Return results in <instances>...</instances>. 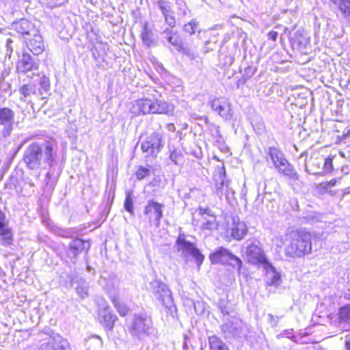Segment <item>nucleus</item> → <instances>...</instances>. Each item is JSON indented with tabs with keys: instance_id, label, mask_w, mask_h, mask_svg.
Listing matches in <instances>:
<instances>
[{
	"instance_id": "19",
	"label": "nucleus",
	"mask_w": 350,
	"mask_h": 350,
	"mask_svg": "<svg viewBox=\"0 0 350 350\" xmlns=\"http://www.w3.org/2000/svg\"><path fill=\"white\" fill-rule=\"evenodd\" d=\"M12 28L23 36H31L38 32L33 23L24 18L13 23Z\"/></svg>"
},
{
	"instance_id": "58",
	"label": "nucleus",
	"mask_w": 350,
	"mask_h": 350,
	"mask_svg": "<svg viewBox=\"0 0 350 350\" xmlns=\"http://www.w3.org/2000/svg\"><path fill=\"white\" fill-rule=\"evenodd\" d=\"M94 337L98 338V340H100V346H102V340H101L99 336H94Z\"/></svg>"
},
{
	"instance_id": "24",
	"label": "nucleus",
	"mask_w": 350,
	"mask_h": 350,
	"mask_svg": "<svg viewBox=\"0 0 350 350\" xmlns=\"http://www.w3.org/2000/svg\"><path fill=\"white\" fill-rule=\"evenodd\" d=\"M266 154H267V161H268L270 159L275 167L285 159L283 152L275 147H269L266 150Z\"/></svg>"
},
{
	"instance_id": "55",
	"label": "nucleus",
	"mask_w": 350,
	"mask_h": 350,
	"mask_svg": "<svg viewBox=\"0 0 350 350\" xmlns=\"http://www.w3.org/2000/svg\"><path fill=\"white\" fill-rule=\"evenodd\" d=\"M347 350H350V337H347L345 342Z\"/></svg>"
},
{
	"instance_id": "43",
	"label": "nucleus",
	"mask_w": 350,
	"mask_h": 350,
	"mask_svg": "<svg viewBox=\"0 0 350 350\" xmlns=\"http://www.w3.org/2000/svg\"><path fill=\"white\" fill-rule=\"evenodd\" d=\"M150 170L148 168L140 166L135 173L136 178L139 180H143L150 176Z\"/></svg>"
},
{
	"instance_id": "44",
	"label": "nucleus",
	"mask_w": 350,
	"mask_h": 350,
	"mask_svg": "<svg viewBox=\"0 0 350 350\" xmlns=\"http://www.w3.org/2000/svg\"><path fill=\"white\" fill-rule=\"evenodd\" d=\"M12 43L13 41L11 38H8L6 40L5 44V57H8L10 58L11 55L13 52V48H12Z\"/></svg>"
},
{
	"instance_id": "7",
	"label": "nucleus",
	"mask_w": 350,
	"mask_h": 350,
	"mask_svg": "<svg viewBox=\"0 0 350 350\" xmlns=\"http://www.w3.org/2000/svg\"><path fill=\"white\" fill-rule=\"evenodd\" d=\"M149 289L154 297L165 308H170L173 305L172 292L162 281L154 280L150 283Z\"/></svg>"
},
{
	"instance_id": "39",
	"label": "nucleus",
	"mask_w": 350,
	"mask_h": 350,
	"mask_svg": "<svg viewBox=\"0 0 350 350\" xmlns=\"http://www.w3.org/2000/svg\"><path fill=\"white\" fill-rule=\"evenodd\" d=\"M40 94L43 95L44 94H47L50 90V81L48 77L46 76H42L40 79Z\"/></svg>"
},
{
	"instance_id": "22",
	"label": "nucleus",
	"mask_w": 350,
	"mask_h": 350,
	"mask_svg": "<svg viewBox=\"0 0 350 350\" xmlns=\"http://www.w3.org/2000/svg\"><path fill=\"white\" fill-rule=\"evenodd\" d=\"M32 36H33V38L29 40L27 44V47L33 55H40L45 50V44L43 41L42 37L38 32Z\"/></svg>"
},
{
	"instance_id": "37",
	"label": "nucleus",
	"mask_w": 350,
	"mask_h": 350,
	"mask_svg": "<svg viewBox=\"0 0 350 350\" xmlns=\"http://www.w3.org/2000/svg\"><path fill=\"white\" fill-rule=\"evenodd\" d=\"M170 159L175 165H179L183 159L181 151L175 148H170Z\"/></svg>"
},
{
	"instance_id": "17",
	"label": "nucleus",
	"mask_w": 350,
	"mask_h": 350,
	"mask_svg": "<svg viewBox=\"0 0 350 350\" xmlns=\"http://www.w3.org/2000/svg\"><path fill=\"white\" fill-rule=\"evenodd\" d=\"M245 253L249 262L252 264H260L262 265L269 261L261 248L254 243H251L247 246Z\"/></svg>"
},
{
	"instance_id": "33",
	"label": "nucleus",
	"mask_w": 350,
	"mask_h": 350,
	"mask_svg": "<svg viewBox=\"0 0 350 350\" xmlns=\"http://www.w3.org/2000/svg\"><path fill=\"white\" fill-rule=\"evenodd\" d=\"M307 336L306 332L299 333L298 334H294L293 329H285L284 330L278 337L284 336L290 338L291 340L295 342L304 343L306 341L302 340L303 337Z\"/></svg>"
},
{
	"instance_id": "13",
	"label": "nucleus",
	"mask_w": 350,
	"mask_h": 350,
	"mask_svg": "<svg viewBox=\"0 0 350 350\" xmlns=\"http://www.w3.org/2000/svg\"><path fill=\"white\" fill-rule=\"evenodd\" d=\"M243 322L235 317L226 319L221 326V331L226 338L241 337L243 330Z\"/></svg>"
},
{
	"instance_id": "31",
	"label": "nucleus",
	"mask_w": 350,
	"mask_h": 350,
	"mask_svg": "<svg viewBox=\"0 0 350 350\" xmlns=\"http://www.w3.org/2000/svg\"><path fill=\"white\" fill-rule=\"evenodd\" d=\"M162 36L169 43L175 46L176 49L182 43V40L172 29H166L162 33Z\"/></svg>"
},
{
	"instance_id": "23",
	"label": "nucleus",
	"mask_w": 350,
	"mask_h": 350,
	"mask_svg": "<svg viewBox=\"0 0 350 350\" xmlns=\"http://www.w3.org/2000/svg\"><path fill=\"white\" fill-rule=\"evenodd\" d=\"M280 173L288 178L297 180L299 178L298 174L295 170L294 167L284 159L280 165H277L275 167Z\"/></svg>"
},
{
	"instance_id": "27",
	"label": "nucleus",
	"mask_w": 350,
	"mask_h": 350,
	"mask_svg": "<svg viewBox=\"0 0 350 350\" xmlns=\"http://www.w3.org/2000/svg\"><path fill=\"white\" fill-rule=\"evenodd\" d=\"M40 335L46 336L45 338H42L44 341L38 350H55V341H51L52 335L56 334L53 330L48 329L46 331H42Z\"/></svg>"
},
{
	"instance_id": "41",
	"label": "nucleus",
	"mask_w": 350,
	"mask_h": 350,
	"mask_svg": "<svg viewBox=\"0 0 350 350\" xmlns=\"http://www.w3.org/2000/svg\"><path fill=\"white\" fill-rule=\"evenodd\" d=\"M184 30L189 34L195 33L196 31H200L199 24L196 20H191L184 26Z\"/></svg>"
},
{
	"instance_id": "6",
	"label": "nucleus",
	"mask_w": 350,
	"mask_h": 350,
	"mask_svg": "<svg viewBox=\"0 0 350 350\" xmlns=\"http://www.w3.org/2000/svg\"><path fill=\"white\" fill-rule=\"evenodd\" d=\"M209 259L214 265H228L234 268L237 267L239 272L242 266L241 260L223 247L217 248L210 254Z\"/></svg>"
},
{
	"instance_id": "53",
	"label": "nucleus",
	"mask_w": 350,
	"mask_h": 350,
	"mask_svg": "<svg viewBox=\"0 0 350 350\" xmlns=\"http://www.w3.org/2000/svg\"><path fill=\"white\" fill-rule=\"evenodd\" d=\"M166 128L168 131H174L175 129H176V127L174 126V124L173 123H168L167 125H166Z\"/></svg>"
},
{
	"instance_id": "61",
	"label": "nucleus",
	"mask_w": 350,
	"mask_h": 350,
	"mask_svg": "<svg viewBox=\"0 0 350 350\" xmlns=\"http://www.w3.org/2000/svg\"><path fill=\"white\" fill-rule=\"evenodd\" d=\"M349 298L350 299V289H349Z\"/></svg>"
},
{
	"instance_id": "3",
	"label": "nucleus",
	"mask_w": 350,
	"mask_h": 350,
	"mask_svg": "<svg viewBox=\"0 0 350 350\" xmlns=\"http://www.w3.org/2000/svg\"><path fill=\"white\" fill-rule=\"evenodd\" d=\"M148 95L152 98L137 99L131 103L130 111L135 116L148 113L169 114L173 111L172 105L157 98L158 92L155 90H148Z\"/></svg>"
},
{
	"instance_id": "21",
	"label": "nucleus",
	"mask_w": 350,
	"mask_h": 350,
	"mask_svg": "<svg viewBox=\"0 0 350 350\" xmlns=\"http://www.w3.org/2000/svg\"><path fill=\"white\" fill-rule=\"evenodd\" d=\"M157 5L162 12L166 23L173 27L176 25V20L171 11V3L166 0H158Z\"/></svg>"
},
{
	"instance_id": "10",
	"label": "nucleus",
	"mask_w": 350,
	"mask_h": 350,
	"mask_svg": "<svg viewBox=\"0 0 350 350\" xmlns=\"http://www.w3.org/2000/svg\"><path fill=\"white\" fill-rule=\"evenodd\" d=\"M213 111L216 112L223 119L228 120L232 117V110L228 99L225 97H218L208 101Z\"/></svg>"
},
{
	"instance_id": "49",
	"label": "nucleus",
	"mask_w": 350,
	"mask_h": 350,
	"mask_svg": "<svg viewBox=\"0 0 350 350\" xmlns=\"http://www.w3.org/2000/svg\"><path fill=\"white\" fill-rule=\"evenodd\" d=\"M269 322L271 323V326L275 327L278 323V317H275L271 314H268Z\"/></svg>"
},
{
	"instance_id": "32",
	"label": "nucleus",
	"mask_w": 350,
	"mask_h": 350,
	"mask_svg": "<svg viewBox=\"0 0 350 350\" xmlns=\"http://www.w3.org/2000/svg\"><path fill=\"white\" fill-rule=\"evenodd\" d=\"M111 301L120 316L124 317L129 313V308L120 300L119 296H111Z\"/></svg>"
},
{
	"instance_id": "40",
	"label": "nucleus",
	"mask_w": 350,
	"mask_h": 350,
	"mask_svg": "<svg viewBox=\"0 0 350 350\" xmlns=\"http://www.w3.org/2000/svg\"><path fill=\"white\" fill-rule=\"evenodd\" d=\"M124 207L126 211L131 215L134 213L133 202V193L132 191H127L126 193V198L124 203Z\"/></svg>"
},
{
	"instance_id": "8",
	"label": "nucleus",
	"mask_w": 350,
	"mask_h": 350,
	"mask_svg": "<svg viewBox=\"0 0 350 350\" xmlns=\"http://www.w3.org/2000/svg\"><path fill=\"white\" fill-rule=\"evenodd\" d=\"M163 146L162 135L158 133H153L142 143L141 149L146 157H156Z\"/></svg>"
},
{
	"instance_id": "14",
	"label": "nucleus",
	"mask_w": 350,
	"mask_h": 350,
	"mask_svg": "<svg viewBox=\"0 0 350 350\" xmlns=\"http://www.w3.org/2000/svg\"><path fill=\"white\" fill-rule=\"evenodd\" d=\"M14 112L8 107L0 108V126H2V134L4 137L9 136L13 129Z\"/></svg>"
},
{
	"instance_id": "60",
	"label": "nucleus",
	"mask_w": 350,
	"mask_h": 350,
	"mask_svg": "<svg viewBox=\"0 0 350 350\" xmlns=\"http://www.w3.org/2000/svg\"><path fill=\"white\" fill-rule=\"evenodd\" d=\"M348 135H350V130L348 131Z\"/></svg>"
},
{
	"instance_id": "20",
	"label": "nucleus",
	"mask_w": 350,
	"mask_h": 350,
	"mask_svg": "<svg viewBox=\"0 0 350 350\" xmlns=\"http://www.w3.org/2000/svg\"><path fill=\"white\" fill-rule=\"evenodd\" d=\"M200 213L204 217V221L201 224L202 229L210 231L217 229L218 223L216 221V217L209 209L200 208Z\"/></svg>"
},
{
	"instance_id": "56",
	"label": "nucleus",
	"mask_w": 350,
	"mask_h": 350,
	"mask_svg": "<svg viewBox=\"0 0 350 350\" xmlns=\"http://www.w3.org/2000/svg\"><path fill=\"white\" fill-rule=\"evenodd\" d=\"M248 70H250V71H251V75H250V76H252V75H254V71L251 68H248Z\"/></svg>"
},
{
	"instance_id": "4",
	"label": "nucleus",
	"mask_w": 350,
	"mask_h": 350,
	"mask_svg": "<svg viewBox=\"0 0 350 350\" xmlns=\"http://www.w3.org/2000/svg\"><path fill=\"white\" fill-rule=\"evenodd\" d=\"M128 332L134 339L143 341L154 332L151 318L146 314H135L128 325Z\"/></svg>"
},
{
	"instance_id": "18",
	"label": "nucleus",
	"mask_w": 350,
	"mask_h": 350,
	"mask_svg": "<svg viewBox=\"0 0 350 350\" xmlns=\"http://www.w3.org/2000/svg\"><path fill=\"white\" fill-rule=\"evenodd\" d=\"M265 271V280L267 286H278L281 282L280 273L276 271L272 264L267 261L262 265Z\"/></svg>"
},
{
	"instance_id": "16",
	"label": "nucleus",
	"mask_w": 350,
	"mask_h": 350,
	"mask_svg": "<svg viewBox=\"0 0 350 350\" xmlns=\"http://www.w3.org/2000/svg\"><path fill=\"white\" fill-rule=\"evenodd\" d=\"M98 319L100 323L109 330L113 328L115 322L118 319L116 315L112 313L109 306L105 301L99 307Z\"/></svg>"
},
{
	"instance_id": "51",
	"label": "nucleus",
	"mask_w": 350,
	"mask_h": 350,
	"mask_svg": "<svg viewBox=\"0 0 350 350\" xmlns=\"http://www.w3.org/2000/svg\"><path fill=\"white\" fill-rule=\"evenodd\" d=\"M219 310L222 314L224 315H228L229 314V310L226 306L219 305Z\"/></svg>"
},
{
	"instance_id": "52",
	"label": "nucleus",
	"mask_w": 350,
	"mask_h": 350,
	"mask_svg": "<svg viewBox=\"0 0 350 350\" xmlns=\"http://www.w3.org/2000/svg\"><path fill=\"white\" fill-rule=\"evenodd\" d=\"M8 74L9 72L5 69L3 71H2L1 73L0 81H3L5 79V77L8 75Z\"/></svg>"
},
{
	"instance_id": "47",
	"label": "nucleus",
	"mask_w": 350,
	"mask_h": 350,
	"mask_svg": "<svg viewBox=\"0 0 350 350\" xmlns=\"http://www.w3.org/2000/svg\"><path fill=\"white\" fill-rule=\"evenodd\" d=\"M215 133L213 134L214 137L216 138V141L219 142L223 140L222 136L220 133L219 127L218 126L215 125Z\"/></svg>"
},
{
	"instance_id": "46",
	"label": "nucleus",
	"mask_w": 350,
	"mask_h": 350,
	"mask_svg": "<svg viewBox=\"0 0 350 350\" xmlns=\"http://www.w3.org/2000/svg\"><path fill=\"white\" fill-rule=\"evenodd\" d=\"M224 195L226 196V198L228 201H230L231 199H233L234 192V191L229 187L228 189H226Z\"/></svg>"
},
{
	"instance_id": "29",
	"label": "nucleus",
	"mask_w": 350,
	"mask_h": 350,
	"mask_svg": "<svg viewBox=\"0 0 350 350\" xmlns=\"http://www.w3.org/2000/svg\"><path fill=\"white\" fill-rule=\"evenodd\" d=\"M345 17H350V0H329Z\"/></svg>"
},
{
	"instance_id": "54",
	"label": "nucleus",
	"mask_w": 350,
	"mask_h": 350,
	"mask_svg": "<svg viewBox=\"0 0 350 350\" xmlns=\"http://www.w3.org/2000/svg\"><path fill=\"white\" fill-rule=\"evenodd\" d=\"M209 44H210L209 41H206L205 44H204V52L205 53H207V52H208L210 51H212L213 49V48L209 47L208 46Z\"/></svg>"
},
{
	"instance_id": "48",
	"label": "nucleus",
	"mask_w": 350,
	"mask_h": 350,
	"mask_svg": "<svg viewBox=\"0 0 350 350\" xmlns=\"http://www.w3.org/2000/svg\"><path fill=\"white\" fill-rule=\"evenodd\" d=\"M332 159L326 158L324 162V168L326 171H330L332 170Z\"/></svg>"
},
{
	"instance_id": "28",
	"label": "nucleus",
	"mask_w": 350,
	"mask_h": 350,
	"mask_svg": "<svg viewBox=\"0 0 350 350\" xmlns=\"http://www.w3.org/2000/svg\"><path fill=\"white\" fill-rule=\"evenodd\" d=\"M247 226L243 222L235 223L234 221L233 226L232 228V237L237 240L242 239L244 236L247 234Z\"/></svg>"
},
{
	"instance_id": "1",
	"label": "nucleus",
	"mask_w": 350,
	"mask_h": 350,
	"mask_svg": "<svg viewBox=\"0 0 350 350\" xmlns=\"http://www.w3.org/2000/svg\"><path fill=\"white\" fill-rule=\"evenodd\" d=\"M57 146L53 142L44 140L41 143L30 144L25 150L23 160L26 167L31 170L49 167L46 174L45 184L49 190H53L57 179L53 177L57 164Z\"/></svg>"
},
{
	"instance_id": "5",
	"label": "nucleus",
	"mask_w": 350,
	"mask_h": 350,
	"mask_svg": "<svg viewBox=\"0 0 350 350\" xmlns=\"http://www.w3.org/2000/svg\"><path fill=\"white\" fill-rule=\"evenodd\" d=\"M177 250L185 258L192 257L197 265L200 267L204 261V256L196 245L186 239L184 234H179L176 241Z\"/></svg>"
},
{
	"instance_id": "35",
	"label": "nucleus",
	"mask_w": 350,
	"mask_h": 350,
	"mask_svg": "<svg viewBox=\"0 0 350 350\" xmlns=\"http://www.w3.org/2000/svg\"><path fill=\"white\" fill-rule=\"evenodd\" d=\"M208 343L211 350H221L226 347L225 343L217 336H211L208 337Z\"/></svg>"
},
{
	"instance_id": "11",
	"label": "nucleus",
	"mask_w": 350,
	"mask_h": 350,
	"mask_svg": "<svg viewBox=\"0 0 350 350\" xmlns=\"http://www.w3.org/2000/svg\"><path fill=\"white\" fill-rule=\"evenodd\" d=\"M90 247V243L88 241L77 238L70 241L68 249L66 252L68 258L70 261L75 264L78 256L83 251L87 252Z\"/></svg>"
},
{
	"instance_id": "9",
	"label": "nucleus",
	"mask_w": 350,
	"mask_h": 350,
	"mask_svg": "<svg viewBox=\"0 0 350 350\" xmlns=\"http://www.w3.org/2000/svg\"><path fill=\"white\" fill-rule=\"evenodd\" d=\"M163 204L150 200L144 207V214L148 217L150 223L158 227L163 216Z\"/></svg>"
},
{
	"instance_id": "50",
	"label": "nucleus",
	"mask_w": 350,
	"mask_h": 350,
	"mask_svg": "<svg viewBox=\"0 0 350 350\" xmlns=\"http://www.w3.org/2000/svg\"><path fill=\"white\" fill-rule=\"evenodd\" d=\"M278 36V33L275 31H271L268 33V38L269 40H271L272 41H276Z\"/></svg>"
},
{
	"instance_id": "42",
	"label": "nucleus",
	"mask_w": 350,
	"mask_h": 350,
	"mask_svg": "<svg viewBox=\"0 0 350 350\" xmlns=\"http://www.w3.org/2000/svg\"><path fill=\"white\" fill-rule=\"evenodd\" d=\"M176 50L183 55H187L190 59H194L196 55L194 52L189 49L187 46H184L183 42L179 45Z\"/></svg>"
},
{
	"instance_id": "26",
	"label": "nucleus",
	"mask_w": 350,
	"mask_h": 350,
	"mask_svg": "<svg viewBox=\"0 0 350 350\" xmlns=\"http://www.w3.org/2000/svg\"><path fill=\"white\" fill-rule=\"evenodd\" d=\"M338 315L340 324L343 325L347 330H350V304L340 308Z\"/></svg>"
},
{
	"instance_id": "12",
	"label": "nucleus",
	"mask_w": 350,
	"mask_h": 350,
	"mask_svg": "<svg viewBox=\"0 0 350 350\" xmlns=\"http://www.w3.org/2000/svg\"><path fill=\"white\" fill-rule=\"evenodd\" d=\"M39 62L33 59L27 52H23L21 55H18L16 62V70L19 73H27L30 71L38 70Z\"/></svg>"
},
{
	"instance_id": "38",
	"label": "nucleus",
	"mask_w": 350,
	"mask_h": 350,
	"mask_svg": "<svg viewBox=\"0 0 350 350\" xmlns=\"http://www.w3.org/2000/svg\"><path fill=\"white\" fill-rule=\"evenodd\" d=\"M88 284L85 280H80L77 286L76 287V291L81 298L83 299L88 296Z\"/></svg>"
},
{
	"instance_id": "2",
	"label": "nucleus",
	"mask_w": 350,
	"mask_h": 350,
	"mask_svg": "<svg viewBox=\"0 0 350 350\" xmlns=\"http://www.w3.org/2000/svg\"><path fill=\"white\" fill-rule=\"evenodd\" d=\"M288 243L284 249L285 255L291 258H300L312 250V234L306 229H288L285 234Z\"/></svg>"
},
{
	"instance_id": "34",
	"label": "nucleus",
	"mask_w": 350,
	"mask_h": 350,
	"mask_svg": "<svg viewBox=\"0 0 350 350\" xmlns=\"http://www.w3.org/2000/svg\"><path fill=\"white\" fill-rule=\"evenodd\" d=\"M19 92L23 95V97L21 98V100L23 101H25V98L31 95L36 94V87L35 85L29 83L23 85L20 89Z\"/></svg>"
},
{
	"instance_id": "36",
	"label": "nucleus",
	"mask_w": 350,
	"mask_h": 350,
	"mask_svg": "<svg viewBox=\"0 0 350 350\" xmlns=\"http://www.w3.org/2000/svg\"><path fill=\"white\" fill-rule=\"evenodd\" d=\"M141 37L144 44L150 46L154 42L153 33L146 25H144Z\"/></svg>"
},
{
	"instance_id": "30",
	"label": "nucleus",
	"mask_w": 350,
	"mask_h": 350,
	"mask_svg": "<svg viewBox=\"0 0 350 350\" xmlns=\"http://www.w3.org/2000/svg\"><path fill=\"white\" fill-rule=\"evenodd\" d=\"M51 341H55V350H71L69 342L58 334L52 335Z\"/></svg>"
},
{
	"instance_id": "59",
	"label": "nucleus",
	"mask_w": 350,
	"mask_h": 350,
	"mask_svg": "<svg viewBox=\"0 0 350 350\" xmlns=\"http://www.w3.org/2000/svg\"><path fill=\"white\" fill-rule=\"evenodd\" d=\"M306 171L308 172V168H307V166H306Z\"/></svg>"
},
{
	"instance_id": "25",
	"label": "nucleus",
	"mask_w": 350,
	"mask_h": 350,
	"mask_svg": "<svg viewBox=\"0 0 350 350\" xmlns=\"http://www.w3.org/2000/svg\"><path fill=\"white\" fill-rule=\"evenodd\" d=\"M309 38L299 31H297L291 39L293 47L298 50L305 49L309 44Z\"/></svg>"
},
{
	"instance_id": "45",
	"label": "nucleus",
	"mask_w": 350,
	"mask_h": 350,
	"mask_svg": "<svg viewBox=\"0 0 350 350\" xmlns=\"http://www.w3.org/2000/svg\"><path fill=\"white\" fill-rule=\"evenodd\" d=\"M285 241H287L286 239V236L284 235V237H283L282 235H280L275 237L273 239V242L277 247L281 248L284 245Z\"/></svg>"
},
{
	"instance_id": "62",
	"label": "nucleus",
	"mask_w": 350,
	"mask_h": 350,
	"mask_svg": "<svg viewBox=\"0 0 350 350\" xmlns=\"http://www.w3.org/2000/svg\"><path fill=\"white\" fill-rule=\"evenodd\" d=\"M201 350H202V349H201Z\"/></svg>"
},
{
	"instance_id": "57",
	"label": "nucleus",
	"mask_w": 350,
	"mask_h": 350,
	"mask_svg": "<svg viewBox=\"0 0 350 350\" xmlns=\"http://www.w3.org/2000/svg\"><path fill=\"white\" fill-rule=\"evenodd\" d=\"M308 219H310V221H314V217H310V216L309 215V216L308 217Z\"/></svg>"
},
{
	"instance_id": "15",
	"label": "nucleus",
	"mask_w": 350,
	"mask_h": 350,
	"mask_svg": "<svg viewBox=\"0 0 350 350\" xmlns=\"http://www.w3.org/2000/svg\"><path fill=\"white\" fill-rule=\"evenodd\" d=\"M213 179L215 183V193L219 198H221L226 189H228L229 181L226 178V170L224 163L218 165L213 175Z\"/></svg>"
}]
</instances>
